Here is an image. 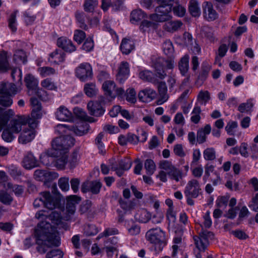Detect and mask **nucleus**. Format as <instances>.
<instances>
[{
	"mask_svg": "<svg viewBox=\"0 0 258 258\" xmlns=\"http://www.w3.org/2000/svg\"><path fill=\"white\" fill-rule=\"evenodd\" d=\"M118 230L115 228H106L103 232L100 233L97 237V239H100L103 237H108L109 236L116 235L118 234Z\"/></svg>",
	"mask_w": 258,
	"mask_h": 258,
	"instance_id": "nucleus-59",
	"label": "nucleus"
},
{
	"mask_svg": "<svg viewBox=\"0 0 258 258\" xmlns=\"http://www.w3.org/2000/svg\"><path fill=\"white\" fill-rule=\"evenodd\" d=\"M102 89L108 101L114 99L116 96L122 98L124 95L123 89L121 87L116 88V84L113 81H105L102 85Z\"/></svg>",
	"mask_w": 258,
	"mask_h": 258,
	"instance_id": "nucleus-7",
	"label": "nucleus"
},
{
	"mask_svg": "<svg viewBox=\"0 0 258 258\" xmlns=\"http://www.w3.org/2000/svg\"><path fill=\"white\" fill-rule=\"evenodd\" d=\"M23 17L25 23L27 25H32L36 19V16L28 10L23 13Z\"/></svg>",
	"mask_w": 258,
	"mask_h": 258,
	"instance_id": "nucleus-48",
	"label": "nucleus"
},
{
	"mask_svg": "<svg viewBox=\"0 0 258 258\" xmlns=\"http://www.w3.org/2000/svg\"><path fill=\"white\" fill-rule=\"evenodd\" d=\"M189 55L185 54L178 62V69L182 76H185V74H187L189 69Z\"/></svg>",
	"mask_w": 258,
	"mask_h": 258,
	"instance_id": "nucleus-30",
	"label": "nucleus"
},
{
	"mask_svg": "<svg viewBox=\"0 0 258 258\" xmlns=\"http://www.w3.org/2000/svg\"><path fill=\"white\" fill-rule=\"evenodd\" d=\"M146 237L148 241L153 244L157 251H161L166 245L165 233L160 228H152L148 230Z\"/></svg>",
	"mask_w": 258,
	"mask_h": 258,
	"instance_id": "nucleus-6",
	"label": "nucleus"
},
{
	"mask_svg": "<svg viewBox=\"0 0 258 258\" xmlns=\"http://www.w3.org/2000/svg\"><path fill=\"white\" fill-rule=\"evenodd\" d=\"M188 10L192 16L198 17L200 16L201 12L200 5L197 0H190L189 3Z\"/></svg>",
	"mask_w": 258,
	"mask_h": 258,
	"instance_id": "nucleus-34",
	"label": "nucleus"
},
{
	"mask_svg": "<svg viewBox=\"0 0 258 258\" xmlns=\"http://www.w3.org/2000/svg\"><path fill=\"white\" fill-rule=\"evenodd\" d=\"M14 134L9 127L7 128L4 130L2 133V139L5 142L10 143L15 138Z\"/></svg>",
	"mask_w": 258,
	"mask_h": 258,
	"instance_id": "nucleus-58",
	"label": "nucleus"
},
{
	"mask_svg": "<svg viewBox=\"0 0 258 258\" xmlns=\"http://www.w3.org/2000/svg\"><path fill=\"white\" fill-rule=\"evenodd\" d=\"M57 45L59 47H61L67 52H72L75 51L76 49L75 46L73 44L72 41L65 37L58 38Z\"/></svg>",
	"mask_w": 258,
	"mask_h": 258,
	"instance_id": "nucleus-23",
	"label": "nucleus"
},
{
	"mask_svg": "<svg viewBox=\"0 0 258 258\" xmlns=\"http://www.w3.org/2000/svg\"><path fill=\"white\" fill-rule=\"evenodd\" d=\"M145 17V14L142 10H135L131 13L130 21L133 24H136Z\"/></svg>",
	"mask_w": 258,
	"mask_h": 258,
	"instance_id": "nucleus-39",
	"label": "nucleus"
},
{
	"mask_svg": "<svg viewBox=\"0 0 258 258\" xmlns=\"http://www.w3.org/2000/svg\"><path fill=\"white\" fill-rule=\"evenodd\" d=\"M192 43V37L188 32H185L183 36L180 38V42L178 44L183 46H188Z\"/></svg>",
	"mask_w": 258,
	"mask_h": 258,
	"instance_id": "nucleus-49",
	"label": "nucleus"
},
{
	"mask_svg": "<svg viewBox=\"0 0 258 258\" xmlns=\"http://www.w3.org/2000/svg\"><path fill=\"white\" fill-rule=\"evenodd\" d=\"M41 85L43 88L49 90H55L57 89L55 84L50 78H46L42 80Z\"/></svg>",
	"mask_w": 258,
	"mask_h": 258,
	"instance_id": "nucleus-55",
	"label": "nucleus"
},
{
	"mask_svg": "<svg viewBox=\"0 0 258 258\" xmlns=\"http://www.w3.org/2000/svg\"><path fill=\"white\" fill-rule=\"evenodd\" d=\"M100 230V229L94 224H87L84 227V233L88 236L97 234Z\"/></svg>",
	"mask_w": 258,
	"mask_h": 258,
	"instance_id": "nucleus-42",
	"label": "nucleus"
},
{
	"mask_svg": "<svg viewBox=\"0 0 258 258\" xmlns=\"http://www.w3.org/2000/svg\"><path fill=\"white\" fill-rule=\"evenodd\" d=\"M210 99V93L207 90H201L197 96V101L200 105L205 106Z\"/></svg>",
	"mask_w": 258,
	"mask_h": 258,
	"instance_id": "nucleus-41",
	"label": "nucleus"
},
{
	"mask_svg": "<svg viewBox=\"0 0 258 258\" xmlns=\"http://www.w3.org/2000/svg\"><path fill=\"white\" fill-rule=\"evenodd\" d=\"M23 166L28 169H30L37 166V160L31 154L25 156L23 161Z\"/></svg>",
	"mask_w": 258,
	"mask_h": 258,
	"instance_id": "nucleus-37",
	"label": "nucleus"
},
{
	"mask_svg": "<svg viewBox=\"0 0 258 258\" xmlns=\"http://www.w3.org/2000/svg\"><path fill=\"white\" fill-rule=\"evenodd\" d=\"M86 37V33L82 30H76L74 32V39L79 44L82 43Z\"/></svg>",
	"mask_w": 258,
	"mask_h": 258,
	"instance_id": "nucleus-63",
	"label": "nucleus"
},
{
	"mask_svg": "<svg viewBox=\"0 0 258 258\" xmlns=\"http://www.w3.org/2000/svg\"><path fill=\"white\" fill-rule=\"evenodd\" d=\"M9 67L8 53L5 51L0 52V72H7Z\"/></svg>",
	"mask_w": 258,
	"mask_h": 258,
	"instance_id": "nucleus-36",
	"label": "nucleus"
},
{
	"mask_svg": "<svg viewBox=\"0 0 258 258\" xmlns=\"http://www.w3.org/2000/svg\"><path fill=\"white\" fill-rule=\"evenodd\" d=\"M76 75L82 81H86L92 79V68L88 62L81 63L76 69Z\"/></svg>",
	"mask_w": 258,
	"mask_h": 258,
	"instance_id": "nucleus-11",
	"label": "nucleus"
},
{
	"mask_svg": "<svg viewBox=\"0 0 258 258\" xmlns=\"http://www.w3.org/2000/svg\"><path fill=\"white\" fill-rule=\"evenodd\" d=\"M63 252L59 249H54L48 251L46 254V258H62Z\"/></svg>",
	"mask_w": 258,
	"mask_h": 258,
	"instance_id": "nucleus-64",
	"label": "nucleus"
},
{
	"mask_svg": "<svg viewBox=\"0 0 258 258\" xmlns=\"http://www.w3.org/2000/svg\"><path fill=\"white\" fill-rule=\"evenodd\" d=\"M18 10H15L13 13H12L9 19V27L10 29H11V30L13 32H16L17 28V23L16 21V16L17 14L18 13Z\"/></svg>",
	"mask_w": 258,
	"mask_h": 258,
	"instance_id": "nucleus-51",
	"label": "nucleus"
},
{
	"mask_svg": "<svg viewBox=\"0 0 258 258\" xmlns=\"http://www.w3.org/2000/svg\"><path fill=\"white\" fill-rule=\"evenodd\" d=\"M94 47V43L93 38L88 37L85 40L82 48L86 52H90L93 50Z\"/></svg>",
	"mask_w": 258,
	"mask_h": 258,
	"instance_id": "nucleus-62",
	"label": "nucleus"
},
{
	"mask_svg": "<svg viewBox=\"0 0 258 258\" xmlns=\"http://www.w3.org/2000/svg\"><path fill=\"white\" fill-rule=\"evenodd\" d=\"M162 47L164 53L170 57L174 51V48L171 41L169 40H166L163 43Z\"/></svg>",
	"mask_w": 258,
	"mask_h": 258,
	"instance_id": "nucleus-54",
	"label": "nucleus"
},
{
	"mask_svg": "<svg viewBox=\"0 0 258 258\" xmlns=\"http://www.w3.org/2000/svg\"><path fill=\"white\" fill-rule=\"evenodd\" d=\"M204 158L206 160L212 161L216 158V151L213 148H208L203 152Z\"/></svg>",
	"mask_w": 258,
	"mask_h": 258,
	"instance_id": "nucleus-53",
	"label": "nucleus"
},
{
	"mask_svg": "<svg viewBox=\"0 0 258 258\" xmlns=\"http://www.w3.org/2000/svg\"><path fill=\"white\" fill-rule=\"evenodd\" d=\"M165 67H161L158 68V66L156 65L155 67L156 76L159 78L163 79L166 76L165 70H171L173 68V63L171 60H167L165 61Z\"/></svg>",
	"mask_w": 258,
	"mask_h": 258,
	"instance_id": "nucleus-29",
	"label": "nucleus"
},
{
	"mask_svg": "<svg viewBox=\"0 0 258 258\" xmlns=\"http://www.w3.org/2000/svg\"><path fill=\"white\" fill-rule=\"evenodd\" d=\"M13 200V199L10 194L4 190H0V202L1 203L6 205H10Z\"/></svg>",
	"mask_w": 258,
	"mask_h": 258,
	"instance_id": "nucleus-52",
	"label": "nucleus"
},
{
	"mask_svg": "<svg viewBox=\"0 0 258 258\" xmlns=\"http://www.w3.org/2000/svg\"><path fill=\"white\" fill-rule=\"evenodd\" d=\"M25 82L29 90V93H30V91H32L31 94L34 93L37 94L38 96H39V94L41 93V92L46 93L42 89L38 88V80L33 75L30 74L27 75L25 77Z\"/></svg>",
	"mask_w": 258,
	"mask_h": 258,
	"instance_id": "nucleus-13",
	"label": "nucleus"
},
{
	"mask_svg": "<svg viewBox=\"0 0 258 258\" xmlns=\"http://www.w3.org/2000/svg\"><path fill=\"white\" fill-rule=\"evenodd\" d=\"M84 91L85 94L89 97H93L96 96L98 92V89L94 83H88L85 84Z\"/></svg>",
	"mask_w": 258,
	"mask_h": 258,
	"instance_id": "nucleus-35",
	"label": "nucleus"
},
{
	"mask_svg": "<svg viewBox=\"0 0 258 258\" xmlns=\"http://www.w3.org/2000/svg\"><path fill=\"white\" fill-rule=\"evenodd\" d=\"M75 16L79 27L83 29L87 30L86 22H89V18L83 12H77Z\"/></svg>",
	"mask_w": 258,
	"mask_h": 258,
	"instance_id": "nucleus-31",
	"label": "nucleus"
},
{
	"mask_svg": "<svg viewBox=\"0 0 258 258\" xmlns=\"http://www.w3.org/2000/svg\"><path fill=\"white\" fill-rule=\"evenodd\" d=\"M202 34L210 41L213 42L215 39L214 31L211 27L207 26L203 27L202 29Z\"/></svg>",
	"mask_w": 258,
	"mask_h": 258,
	"instance_id": "nucleus-50",
	"label": "nucleus"
},
{
	"mask_svg": "<svg viewBox=\"0 0 258 258\" xmlns=\"http://www.w3.org/2000/svg\"><path fill=\"white\" fill-rule=\"evenodd\" d=\"M201 107L197 105V103H196L195 106L194 107L191 112V116L190 118L191 122L195 124L198 123L201 119Z\"/></svg>",
	"mask_w": 258,
	"mask_h": 258,
	"instance_id": "nucleus-45",
	"label": "nucleus"
},
{
	"mask_svg": "<svg viewBox=\"0 0 258 258\" xmlns=\"http://www.w3.org/2000/svg\"><path fill=\"white\" fill-rule=\"evenodd\" d=\"M28 124L29 127L36 128L38 121L29 116H21L17 119L11 121V126L9 127L14 133H18L22 130V126Z\"/></svg>",
	"mask_w": 258,
	"mask_h": 258,
	"instance_id": "nucleus-9",
	"label": "nucleus"
},
{
	"mask_svg": "<svg viewBox=\"0 0 258 258\" xmlns=\"http://www.w3.org/2000/svg\"><path fill=\"white\" fill-rule=\"evenodd\" d=\"M119 48L123 54L127 55L134 50L135 43L132 39L124 38L122 39Z\"/></svg>",
	"mask_w": 258,
	"mask_h": 258,
	"instance_id": "nucleus-25",
	"label": "nucleus"
},
{
	"mask_svg": "<svg viewBox=\"0 0 258 258\" xmlns=\"http://www.w3.org/2000/svg\"><path fill=\"white\" fill-rule=\"evenodd\" d=\"M70 148H69L66 151H61L62 153L61 154H58L57 157L61 156L60 158L55 160V166L58 169H63L64 168L65 166L67 163V155L66 154L68 152V151Z\"/></svg>",
	"mask_w": 258,
	"mask_h": 258,
	"instance_id": "nucleus-33",
	"label": "nucleus"
},
{
	"mask_svg": "<svg viewBox=\"0 0 258 258\" xmlns=\"http://www.w3.org/2000/svg\"><path fill=\"white\" fill-rule=\"evenodd\" d=\"M11 77L16 83L22 85V72L20 69L14 68L12 69L11 72Z\"/></svg>",
	"mask_w": 258,
	"mask_h": 258,
	"instance_id": "nucleus-44",
	"label": "nucleus"
},
{
	"mask_svg": "<svg viewBox=\"0 0 258 258\" xmlns=\"http://www.w3.org/2000/svg\"><path fill=\"white\" fill-rule=\"evenodd\" d=\"M203 16L208 21H213L218 17V14L214 9L213 4L211 2H204L203 6Z\"/></svg>",
	"mask_w": 258,
	"mask_h": 258,
	"instance_id": "nucleus-15",
	"label": "nucleus"
},
{
	"mask_svg": "<svg viewBox=\"0 0 258 258\" xmlns=\"http://www.w3.org/2000/svg\"><path fill=\"white\" fill-rule=\"evenodd\" d=\"M89 125L86 122H82L78 125L73 126V130L77 136H81L87 134L89 131Z\"/></svg>",
	"mask_w": 258,
	"mask_h": 258,
	"instance_id": "nucleus-38",
	"label": "nucleus"
},
{
	"mask_svg": "<svg viewBox=\"0 0 258 258\" xmlns=\"http://www.w3.org/2000/svg\"><path fill=\"white\" fill-rule=\"evenodd\" d=\"M14 112L12 109L5 110L0 107V125L7 124L10 118L13 116Z\"/></svg>",
	"mask_w": 258,
	"mask_h": 258,
	"instance_id": "nucleus-32",
	"label": "nucleus"
},
{
	"mask_svg": "<svg viewBox=\"0 0 258 258\" xmlns=\"http://www.w3.org/2000/svg\"><path fill=\"white\" fill-rule=\"evenodd\" d=\"M211 236H213V233L207 231L201 232L199 236H195L194 240L196 248L201 251H205L209 244L208 238Z\"/></svg>",
	"mask_w": 258,
	"mask_h": 258,
	"instance_id": "nucleus-12",
	"label": "nucleus"
},
{
	"mask_svg": "<svg viewBox=\"0 0 258 258\" xmlns=\"http://www.w3.org/2000/svg\"><path fill=\"white\" fill-rule=\"evenodd\" d=\"M138 220L141 223H147L151 219V214L145 210H142L137 215Z\"/></svg>",
	"mask_w": 258,
	"mask_h": 258,
	"instance_id": "nucleus-60",
	"label": "nucleus"
},
{
	"mask_svg": "<svg viewBox=\"0 0 258 258\" xmlns=\"http://www.w3.org/2000/svg\"><path fill=\"white\" fill-rule=\"evenodd\" d=\"M210 70V67L207 63H202L201 71L196 82V84L198 87H201L207 79Z\"/></svg>",
	"mask_w": 258,
	"mask_h": 258,
	"instance_id": "nucleus-26",
	"label": "nucleus"
},
{
	"mask_svg": "<svg viewBox=\"0 0 258 258\" xmlns=\"http://www.w3.org/2000/svg\"><path fill=\"white\" fill-rule=\"evenodd\" d=\"M156 92L153 89L146 88L139 93L138 97L142 102H150L156 97Z\"/></svg>",
	"mask_w": 258,
	"mask_h": 258,
	"instance_id": "nucleus-22",
	"label": "nucleus"
},
{
	"mask_svg": "<svg viewBox=\"0 0 258 258\" xmlns=\"http://www.w3.org/2000/svg\"><path fill=\"white\" fill-rule=\"evenodd\" d=\"M172 10L171 6L160 5L156 8V13L150 16V18L153 21L163 22L170 20L172 16L170 15Z\"/></svg>",
	"mask_w": 258,
	"mask_h": 258,
	"instance_id": "nucleus-10",
	"label": "nucleus"
},
{
	"mask_svg": "<svg viewBox=\"0 0 258 258\" xmlns=\"http://www.w3.org/2000/svg\"><path fill=\"white\" fill-rule=\"evenodd\" d=\"M75 144L74 139L70 137L56 138L51 143L52 148L46 153L40 156V159L44 165L50 166L54 161L55 157L61 154V151H66Z\"/></svg>",
	"mask_w": 258,
	"mask_h": 258,
	"instance_id": "nucleus-3",
	"label": "nucleus"
},
{
	"mask_svg": "<svg viewBox=\"0 0 258 258\" xmlns=\"http://www.w3.org/2000/svg\"><path fill=\"white\" fill-rule=\"evenodd\" d=\"M13 61L17 64L25 63L27 61L25 52L22 49L16 50L14 54Z\"/></svg>",
	"mask_w": 258,
	"mask_h": 258,
	"instance_id": "nucleus-40",
	"label": "nucleus"
},
{
	"mask_svg": "<svg viewBox=\"0 0 258 258\" xmlns=\"http://www.w3.org/2000/svg\"><path fill=\"white\" fill-rule=\"evenodd\" d=\"M87 108L91 115L97 117L102 116L105 111V108L98 102L90 101Z\"/></svg>",
	"mask_w": 258,
	"mask_h": 258,
	"instance_id": "nucleus-20",
	"label": "nucleus"
},
{
	"mask_svg": "<svg viewBox=\"0 0 258 258\" xmlns=\"http://www.w3.org/2000/svg\"><path fill=\"white\" fill-rule=\"evenodd\" d=\"M211 131V127L209 124H206L204 128L199 129L197 132V139L199 144H203L206 141L207 135Z\"/></svg>",
	"mask_w": 258,
	"mask_h": 258,
	"instance_id": "nucleus-28",
	"label": "nucleus"
},
{
	"mask_svg": "<svg viewBox=\"0 0 258 258\" xmlns=\"http://www.w3.org/2000/svg\"><path fill=\"white\" fill-rule=\"evenodd\" d=\"M130 64L126 61H121L118 68V72L116 75L117 80L122 83L126 80L130 76Z\"/></svg>",
	"mask_w": 258,
	"mask_h": 258,
	"instance_id": "nucleus-16",
	"label": "nucleus"
},
{
	"mask_svg": "<svg viewBox=\"0 0 258 258\" xmlns=\"http://www.w3.org/2000/svg\"><path fill=\"white\" fill-rule=\"evenodd\" d=\"M144 167L147 174L149 175L153 174L156 170V165L153 160L150 159L146 160L144 163Z\"/></svg>",
	"mask_w": 258,
	"mask_h": 258,
	"instance_id": "nucleus-47",
	"label": "nucleus"
},
{
	"mask_svg": "<svg viewBox=\"0 0 258 258\" xmlns=\"http://www.w3.org/2000/svg\"><path fill=\"white\" fill-rule=\"evenodd\" d=\"M58 185L62 191H68L70 189L69 178L68 177L60 178L58 181Z\"/></svg>",
	"mask_w": 258,
	"mask_h": 258,
	"instance_id": "nucleus-56",
	"label": "nucleus"
},
{
	"mask_svg": "<svg viewBox=\"0 0 258 258\" xmlns=\"http://www.w3.org/2000/svg\"><path fill=\"white\" fill-rule=\"evenodd\" d=\"M238 127V123L236 121H230L225 126V130L230 136H234L235 133V129Z\"/></svg>",
	"mask_w": 258,
	"mask_h": 258,
	"instance_id": "nucleus-61",
	"label": "nucleus"
},
{
	"mask_svg": "<svg viewBox=\"0 0 258 258\" xmlns=\"http://www.w3.org/2000/svg\"><path fill=\"white\" fill-rule=\"evenodd\" d=\"M18 91V88L14 83H0V105L5 107H9L13 104L12 95H15Z\"/></svg>",
	"mask_w": 258,
	"mask_h": 258,
	"instance_id": "nucleus-5",
	"label": "nucleus"
},
{
	"mask_svg": "<svg viewBox=\"0 0 258 258\" xmlns=\"http://www.w3.org/2000/svg\"><path fill=\"white\" fill-rule=\"evenodd\" d=\"M165 204L168 206L166 217L168 222V228L170 232L175 234L177 232V212L174 209L172 201L170 199L165 200Z\"/></svg>",
	"mask_w": 258,
	"mask_h": 258,
	"instance_id": "nucleus-8",
	"label": "nucleus"
},
{
	"mask_svg": "<svg viewBox=\"0 0 258 258\" xmlns=\"http://www.w3.org/2000/svg\"><path fill=\"white\" fill-rule=\"evenodd\" d=\"M102 184L100 182L93 181L85 182L82 185L81 190L83 192L90 191L93 194L99 192Z\"/></svg>",
	"mask_w": 258,
	"mask_h": 258,
	"instance_id": "nucleus-21",
	"label": "nucleus"
},
{
	"mask_svg": "<svg viewBox=\"0 0 258 258\" xmlns=\"http://www.w3.org/2000/svg\"><path fill=\"white\" fill-rule=\"evenodd\" d=\"M30 102L32 106L31 118L37 120L38 119L40 118L42 116L41 103L39 100L35 97H32L30 99Z\"/></svg>",
	"mask_w": 258,
	"mask_h": 258,
	"instance_id": "nucleus-24",
	"label": "nucleus"
},
{
	"mask_svg": "<svg viewBox=\"0 0 258 258\" xmlns=\"http://www.w3.org/2000/svg\"><path fill=\"white\" fill-rule=\"evenodd\" d=\"M65 58V52L62 50L56 49L49 54L48 61L52 64H59L64 62Z\"/></svg>",
	"mask_w": 258,
	"mask_h": 258,
	"instance_id": "nucleus-18",
	"label": "nucleus"
},
{
	"mask_svg": "<svg viewBox=\"0 0 258 258\" xmlns=\"http://www.w3.org/2000/svg\"><path fill=\"white\" fill-rule=\"evenodd\" d=\"M201 190L198 181L192 179L188 182L184 193L187 197L191 196L192 198H196L198 197Z\"/></svg>",
	"mask_w": 258,
	"mask_h": 258,
	"instance_id": "nucleus-14",
	"label": "nucleus"
},
{
	"mask_svg": "<svg viewBox=\"0 0 258 258\" xmlns=\"http://www.w3.org/2000/svg\"><path fill=\"white\" fill-rule=\"evenodd\" d=\"M35 229L34 235L36 243L38 245L36 249L38 252L43 254L46 252L48 246H58L60 244V237L54 225H52L49 221L39 220Z\"/></svg>",
	"mask_w": 258,
	"mask_h": 258,
	"instance_id": "nucleus-1",
	"label": "nucleus"
},
{
	"mask_svg": "<svg viewBox=\"0 0 258 258\" xmlns=\"http://www.w3.org/2000/svg\"><path fill=\"white\" fill-rule=\"evenodd\" d=\"M33 205L35 208L43 206L49 210H53L59 207L60 200L49 191H43L40 192L39 197L34 200Z\"/></svg>",
	"mask_w": 258,
	"mask_h": 258,
	"instance_id": "nucleus-4",
	"label": "nucleus"
},
{
	"mask_svg": "<svg viewBox=\"0 0 258 258\" xmlns=\"http://www.w3.org/2000/svg\"><path fill=\"white\" fill-rule=\"evenodd\" d=\"M40 76L44 78L56 74V71L49 67H40L37 70Z\"/></svg>",
	"mask_w": 258,
	"mask_h": 258,
	"instance_id": "nucleus-43",
	"label": "nucleus"
},
{
	"mask_svg": "<svg viewBox=\"0 0 258 258\" xmlns=\"http://www.w3.org/2000/svg\"><path fill=\"white\" fill-rule=\"evenodd\" d=\"M81 201V198L76 195H72L67 199L66 210L64 214L61 216L56 211H52L50 214L44 210H41L35 214V218L39 220L51 221L52 224L58 226L61 223L62 219L65 221L72 220L76 211V205Z\"/></svg>",
	"mask_w": 258,
	"mask_h": 258,
	"instance_id": "nucleus-2",
	"label": "nucleus"
},
{
	"mask_svg": "<svg viewBox=\"0 0 258 258\" xmlns=\"http://www.w3.org/2000/svg\"><path fill=\"white\" fill-rule=\"evenodd\" d=\"M29 129L24 128L19 137V142L22 144H26L31 142L35 138L36 134L35 128L29 127Z\"/></svg>",
	"mask_w": 258,
	"mask_h": 258,
	"instance_id": "nucleus-19",
	"label": "nucleus"
},
{
	"mask_svg": "<svg viewBox=\"0 0 258 258\" xmlns=\"http://www.w3.org/2000/svg\"><path fill=\"white\" fill-rule=\"evenodd\" d=\"M97 5V0H85L84 4V10L86 12H92Z\"/></svg>",
	"mask_w": 258,
	"mask_h": 258,
	"instance_id": "nucleus-57",
	"label": "nucleus"
},
{
	"mask_svg": "<svg viewBox=\"0 0 258 258\" xmlns=\"http://www.w3.org/2000/svg\"><path fill=\"white\" fill-rule=\"evenodd\" d=\"M125 97L126 101L131 103H135L136 102V92L133 88L126 90V93L124 92V95L121 98Z\"/></svg>",
	"mask_w": 258,
	"mask_h": 258,
	"instance_id": "nucleus-46",
	"label": "nucleus"
},
{
	"mask_svg": "<svg viewBox=\"0 0 258 258\" xmlns=\"http://www.w3.org/2000/svg\"><path fill=\"white\" fill-rule=\"evenodd\" d=\"M159 167L161 169L165 170L169 175L173 176V178L177 181V172L176 169L168 161L163 160L160 162Z\"/></svg>",
	"mask_w": 258,
	"mask_h": 258,
	"instance_id": "nucleus-27",
	"label": "nucleus"
},
{
	"mask_svg": "<svg viewBox=\"0 0 258 258\" xmlns=\"http://www.w3.org/2000/svg\"><path fill=\"white\" fill-rule=\"evenodd\" d=\"M56 119L60 121L71 122L74 120L72 112L64 106L61 105L55 113Z\"/></svg>",
	"mask_w": 258,
	"mask_h": 258,
	"instance_id": "nucleus-17",
	"label": "nucleus"
}]
</instances>
